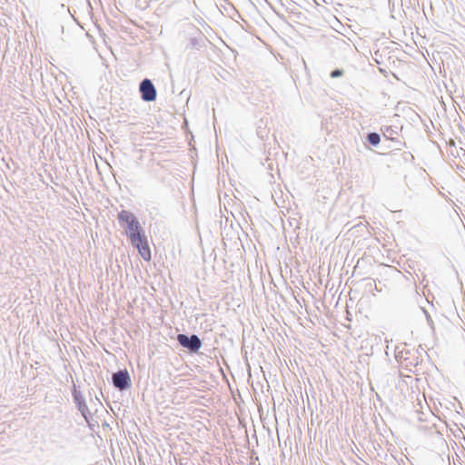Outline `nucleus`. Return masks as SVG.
<instances>
[{
    "label": "nucleus",
    "instance_id": "obj_7",
    "mask_svg": "<svg viewBox=\"0 0 465 465\" xmlns=\"http://www.w3.org/2000/svg\"><path fill=\"white\" fill-rule=\"evenodd\" d=\"M201 42H203V37H192L190 39V45L193 47V48H196V49H199L200 46H201Z\"/></svg>",
    "mask_w": 465,
    "mask_h": 465
},
{
    "label": "nucleus",
    "instance_id": "obj_8",
    "mask_svg": "<svg viewBox=\"0 0 465 465\" xmlns=\"http://www.w3.org/2000/svg\"><path fill=\"white\" fill-rule=\"evenodd\" d=\"M343 73H344L343 70L337 68L331 72L330 76L331 78H337V77L342 76Z\"/></svg>",
    "mask_w": 465,
    "mask_h": 465
},
{
    "label": "nucleus",
    "instance_id": "obj_1",
    "mask_svg": "<svg viewBox=\"0 0 465 465\" xmlns=\"http://www.w3.org/2000/svg\"><path fill=\"white\" fill-rule=\"evenodd\" d=\"M118 220L133 247L137 249L144 261L149 262L152 259L151 250L144 231L136 216L129 211L123 210L118 213Z\"/></svg>",
    "mask_w": 465,
    "mask_h": 465
},
{
    "label": "nucleus",
    "instance_id": "obj_6",
    "mask_svg": "<svg viewBox=\"0 0 465 465\" xmlns=\"http://www.w3.org/2000/svg\"><path fill=\"white\" fill-rule=\"evenodd\" d=\"M368 143L372 146H377L381 142V136L378 133H370L367 135Z\"/></svg>",
    "mask_w": 465,
    "mask_h": 465
},
{
    "label": "nucleus",
    "instance_id": "obj_3",
    "mask_svg": "<svg viewBox=\"0 0 465 465\" xmlns=\"http://www.w3.org/2000/svg\"><path fill=\"white\" fill-rule=\"evenodd\" d=\"M112 382L114 387L120 391H126L132 386L130 374L126 369L119 370L118 371L113 373Z\"/></svg>",
    "mask_w": 465,
    "mask_h": 465
},
{
    "label": "nucleus",
    "instance_id": "obj_2",
    "mask_svg": "<svg viewBox=\"0 0 465 465\" xmlns=\"http://www.w3.org/2000/svg\"><path fill=\"white\" fill-rule=\"evenodd\" d=\"M178 343L187 349L192 353H196L202 347V341L196 334H192L190 336L180 333L176 338Z\"/></svg>",
    "mask_w": 465,
    "mask_h": 465
},
{
    "label": "nucleus",
    "instance_id": "obj_5",
    "mask_svg": "<svg viewBox=\"0 0 465 465\" xmlns=\"http://www.w3.org/2000/svg\"><path fill=\"white\" fill-rule=\"evenodd\" d=\"M139 91L141 94V98L144 102H153L155 101L157 96L156 89L153 84V82L148 79L144 78L141 81L139 84Z\"/></svg>",
    "mask_w": 465,
    "mask_h": 465
},
{
    "label": "nucleus",
    "instance_id": "obj_4",
    "mask_svg": "<svg viewBox=\"0 0 465 465\" xmlns=\"http://www.w3.org/2000/svg\"><path fill=\"white\" fill-rule=\"evenodd\" d=\"M74 402L75 403L77 410L80 411L81 415L88 424L90 428H92V423L89 420L90 411L88 406L85 402V399L83 396L82 392L74 386V391L72 392Z\"/></svg>",
    "mask_w": 465,
    "mask_h": 465
}]
</instances>
